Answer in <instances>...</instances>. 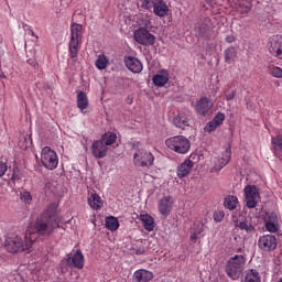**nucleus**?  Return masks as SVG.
Returning a JSON list of instances; mask_svg holds the SVG:
<instances>
[{"mask_svg": "<svg viewBox=\"0 0 282 282\" xmlns=\"http://www.w3.org/2000/svg\"><path fill=\"white\" fill-rule=\"evenodd\" d=\"M95 65L97 69H107V65H109V59L105 55H98Z\"/></svg>", "mask_w": 282, "mask_h": 282, "instance_id": "2f4dec72", "label": "nucleus"}, {"mask_svg": "<svg viewBox=\"0 0 282 282\" xmlns=\"http://www.w3.org/2000/svg\"><path fill=\"white\" fill-rule=\"evenodd\" d=\"M77 107L80 111H85L87 107H89V98H87V94L85 91H79L77 95Z\"/></svg>", "mask_w": 282, "mask_h": 282, "instance_id": "bb28decb", "label": "nucleus"}, {"mask_svg": "<svg viewBox=\"0 0 282 282\" xmlns=\"http://www.w3.org/2000/svg\"><path fill=\"white\" fill-rule=\"evenodd\" d=\"M153 13L155 17H160L161 19L169 14V4L164 0H159L153 7Z\"/></svg>", "mask_w": 282, "mask_h": 282, "instance_id": "6ab92c4d", "label": "nucleus"}, {"mask_svg": "<svg viewBox=\"0 0 282 282\" xmlns=\"http://www.w3.org/2000/svg\"><path fill=\"white\" fill-rule=\"evenodd\" d=\"M66 263L67 265H74V268L82 270L83 265H85V256H83V251L77 250L73 256L68 254Z\"/></svg>", "mask_w": 282, "mask_h": 282, "instance_id": "2eb2a0df", "label": "nucleus"}, {"mask_svg": "<svg viewBox=\"0 0 282 282\" xmlns=\"http://www.w3.org/2000/svg\"><path fill=\"white\" fill-rule=\"evenodd\" d=\"M139 219H140L141 224L143 225V228L145 230H148V232L153 231V229L155 228V220H153V217H151V215L141 214L139 216Z\"/></svg>", "mask_w": 282, "mask_h": 282, "instance_id": "5701e85b", "label": "nucleus"}, {"mask_svg": "<svg viewBox=\"0 0 282 282\" xmlns=\"http://www.w3.org/2000/svg\"><path fill=\"white\" fill-rule=\"evenodd\" d=\"M235 96H237V90H234L230 94L226 95V100H235Z\"/></svg>", "mask_w": 282, "mask_h": 282, "instance_id": "a18cd8bd", "label": "nucleus"}, {"mask_svg": "<svg viewBox=\"0 0 282 282\" xmlns=\"http://www.w3.org/2000/svg\"><path fill=\"white\" fill-rule=\"evenodd\" d=\"M193 161L191 159H186L183 163H181L177 166L176 175L180 177V180H183V177H187V175L191 174V171H193Z\"/></svg>", "mask_w": 282, "mask_h": 282, "instance_id": "a211bd4d", "label": "nucleus"}, {"mask_svg": "<svg viewBox=\"0 0 282 282\" xmlns=\"http://www.w3.org/2000/svg\"><path fill=\"white\" fill-rule=\"evenodd\" d=\"M264 226L268 232H279V223H265Z\"/></svg>", "mask_w": 282, "mask_h": 282, "instance_id": "4c0bfd02", "label": "nucleus"}, {"mask_svg": "<svg viewBox=\"0 0 282 282\" xmlns=\"http://www.w3.org/2000/svg\"><path fill=\"white\" fill-rule=\"evenodd\" d=\"M126 67L132 72V74H140L142 72L143 66L142 62L133 56H128L124 58Z\"/></svg>", "mask_w": 282, "mask_h": 282, "instance_id": "f3484780", "label": "nucleus"}, {"mask_svg": "<svg viewBox=\"0 0 282 282\" xmlns=\"http://www.w3.org/2000/svg\"><path fill=\"white\" fill-rule=\"evenodd\" d=\"M232 155V151L230 145L225 147V151L221 153V156L215 162L214 171H221L224 166L230 162V158Z\"/></svg>", "mask_w": 282, "mask_h": 282, "instance_id": "4468645a", "label": "nucleus"}, {"mask_svg": "<svg viewBox=\"0 0 282 282\" xmlns=\"http://www.w3.org/2000/svg\"><path fill=\"white\" fill-rule=\"evenodd\" d=\"M271 76H273V78H282V69L281 67H274L271 69Z\"/></svg>", "mask_w": 282, "mask_h": 282, "instance_id": "a19ab883", "label": "nucleus"}, {"mask_svg": "<svg viewBox=\"0 0 282 282\" xmlns=\"http://www.w3.org/2000/svg\"><path fill=\"white\" fill-rule=\"evenodd\" d=\"M234 224L236 228H239V230H245L247 235H254L257 224L252 221V217H247L245 219L234 218Z\"/></svg>", "mask_w": 282, "mask_h": 282, "instance_id": "1a4fd4ad", "label": "nucleus"}, {"mask_svg": "<svg viewBox=\"0 0 282 282\" xmlns=\"http://www.w3.org/2000/svg\"><path fill=\"white\" fill-rule=\"evenodd\" d=\"M225 213L224 212H215L214 213V219L215 221L219 223V221H224V217H225Z\"/></svg>", "mask_w": 282, "mask_h": 282, "instance_id": "37998d69", "label": "nucleus"}, {"mask_svg": "<svg viewBox=\"0 0 282 282\" xmlns=\"http://www.w3.org/2000/svg\"><path fill=\"white\" fill-rule=\"evenodd\" d=\"M173 196H163L159 200V213L163 215V217H169L171 215V210H173Z\"/></svg>", "mask_w": 282, "mask_h": 282, "instance_id": "ddd939ff", "label": "nucleus"}, {"mask_svg": "<svg viewBox=\"0 0 282 282\" xmlns=\"http://www.w3.org/2000/svg\"><path fill=\"white\" fill-rule=\"evenodd\" d=\"M194 231L196 232V235H202V232H204V224L196 225Z\"/></svg>", "mask_w": 282, "mask_h": 282, "instance_id": "c03bdc74", "label": "nucleus"}, {"mask_svg": "<svg viewBox=\"0 0 282 282\" xmlns=\"http://www.w3.org/2000/svg\"><path fill=\"white\" fill-rule=\"evenodd\" d=\"M83 43V24L73 23L70 25V40L68 42V52L70 58H77Z\"/></svg>", "mask_w": 282, "mask_h": 282, "instance_id": "f03ea898", "label": "nucleus"}, {"mask_svg": "<svg viewBox=\"0 0 282 282\" xmlns=\"http://www.w3.org/2000/svg\"><path fill=\"white\" fill-rule=\"evenodd\" d=\"M31 34H32V36H34V33H33V31H31Z\"/></svg>", "mask_w": 282, "mask_h": 282, "instance_id": "603ef678", "label": "nucleus"}, {"mask_svg": "<svg viewBox=\"0 0 282 282\" xmlns=\"http://www.w3.org/2000/svg\"><path fill=\"white\" fill-rule=\"evenodd\" d=\"M195 32L200 39H208V32H210V26L204 22H199L195 26Z\"/></svg>", "mask_w": 282, "mask_h": 282, "instance_id": "393cba45", "label": "nucleus"}, {"mask_svg": "<svg viewBox=\"0 0 282 282\" xmlns=\"http://www.w3.org/2000/svg\"><path fill=\"white\" fill-rule=\"evenodd\" d=\"M133 39L139 45H155V35L151 34L147 28H139L133 33Z\"/></svg>", "mask_w": 282, "mask_h": 282, "instance_id": "0eeeda50", "label": "nucleus"}, {"mask_svg": "<svg viewBox=\"0 0 282 282\" xmlns=\"http://www.w3.org/2000/svg\"><path fill=\"white\" fill-rule=\"evenodd\" d=\"M242 282H261V276L254 270H249L245 272Z\"/></svg>", "mask_w": 282, "mask_h": 282, "instance_id": "cd10ccee", "label": "nucleus"}, {"mask_svg": "<svg viewBox=\"0 0 282 282\" xmlns=\"http://www.w3.org/2000/svg\"><path fill=\"white\" fill-rule=\"evenodd\" d=\"M224 120H226V115L219 112L217 113L212 121L216 123L218 127L223 124Z\"/></svg>", "mask_w": 282, "mask_h": 282, "instance_id": "58836bf2", "label": "nucleus"}, {"mask_svg": "<svg viewBox=\"0 0 282 282\" xmlns=\"http://www.w3.org/2000/svg\"><path fill=\"white\" fill-rule=\"evenodd\" d=\"M264 224H279V215L274 212H269L264 216Z\"/></svg>", "mask_w": 282, "mask_h": 282, "instance_id": "f704fd0d", "label": "nucleus"}, {"mask_svg": "<svg viewBox=\"0 0 282 282\" xmlns=\"http://www.w3.org/2000/svg\"><path fill=\"white\" fill-rule=\"evenodd\" d=\"M107 151L108 149L105 142L101 140L95 141L91 145V153L97 160H102V158H106Z\"/></svg>", "mask_w": 282, "mask_h": 282, "instance_id": "dca6fc26", "label": "nucleus"}, {"mask_svg": "<svg viewBox=\"0 0 282 282\" xmlns=\"http://www.w3.org/2000/svg\"><path fill=\"white\" fill-rule=\"evenodd\" d=\"M118 137L116 135V133L113 132H108V133H105L101 138V142H104V144L106 147H111V144H113V142H116V139Z\"/></svg>", "mask_w": 282, "mask_h": 282, "instance_id": "7c9ffc66", "label": "nucleus"}, {"mask_svg": "<svg viewBox=\"0 0 282 282\" xmlns=\"http://www.w3.org/2000/svg\"><path fill=\"white\" fill-rule=\"evenodd\" d=\"M213 107V104L210 102V99L207 97H202L197 102H196V111L197 113H200V116H204L205 113H208V109Z\"/></svg>", "mask_w": 282, "mask_h": 282, "instance_id": "4be33fe9", "label": "nucleus"}, {"mask_svg": "<svg viewBox=\"0 0 282 282\" xmlns=\"http://www.w3.org/2000/svg\"><path fill=\"white\" fill-rule=\"evenodd\" d=\"M153 280V272L144 269L137 270L133 273V282H149Z\"/></svg>", "mask_w": 282, "mask_h": 282, "instance_id": "412c9836", "label": "nucleus"}, {"mask_svg": "<svg viewBox=\"0 0 282 282\" xmlns=\"http://www.w3.org/2000/svg\"><path fill=\"white\" fill-rule=\"evenodd\" d=\"M20 200L23 204H30V202H32V194L28 191H23L20 193Z\"/></svg>", "mask_w": 282, "mask_h": 282, "instance_id": "e433bc0d", "label": "nucleus"}, {"mask_svg": "<svg viewBox=\"0 0 282 282\" xmlns=\"http://www.w3.org/2000/svg\"><path fill=\"white\" fill-rule=\"evenodd\" d=\"M225 41L226 43H235L237 41V37H235V35H227Z\"/></svg>", "mask_w": 282, "mask_h": 282, "instance_id": "49530a36", "label": "nucleus"}, {"mask_svg": "<svg viewBox=\"0 0 282 282\" xmlns=\"http://www.w3.org/2000/svg\"><path fill=\"white\" fill-rule=\"evenodd\" d=\"M258 247L264 252H272L276 250V237L272 235H263L258 240Z\"/></svg>", "mask_w": 282, "mask_h": 282, "instance_id": "9d476101", "label": "nucleus"}, {"mask_svg": "<svg viewBox=\"0 0 282 282\" xmlns=\"http://www.w3.org/2000/svg\"><path fill=\"white\" fill-rule=\"evenodd\" d=\"M165 147L178 155H186L191 151V141L184 135H174L165 140Z\"/></svg>", "mask_w": 282, "mask_h": 282, "instance_id": "7ed1b4c3", "label": "nucleus"}, {"mask_svg": "<svg viewBox=\"0 0 282 282\" xmlns=\"http://www.w3.org/2000/svg\"><path fill=\"white\" fill-rule=\"evenodd\" d=\"M217 127H219V126H217V123H214V121L212 120V121H209V122L205 126L204 130H205L207 133H210L212 131H215V129H217Z\"/></svg>", "mask_w": 282, "mask_h": 282, "instance_id": "ea45409f", "label": "nucleus"}, {"mask_svg": "<svg viewBox=\"0 0 282 282\" xmlns=\"http://www.w3.org/2000/svg\"><path fill=\"white\" fill-rule=\"evenodd\" d=\"M224 56L225 63H227L228 65H232V63H235V61L237 59V48L232 46L226 48L224 52Z\"/></svg>", "mask_w": 282, "mask_h": 282, "instance_id": "a878e982", "label": "nucleus"}, {"mask_svg": "<svg viewBox=\"0 0 282 282\" xmlns=\"http://www.w3.org/2000/svg\"><path fill=\"white\" fill-rule=\"evenodd\" d=\"M12 180H13V182H17V180H20V177H19V175L13 174V175H12Z\"/></svg>", "mask_w": 282, "mask_h": 282, "instance_id": "3c124183", "label": "nucleus"}, {"mask_svg": "<svg viewBox=\"0 0 282 282\" xmlns=\"http://www.w3.org/2000/svg\"><path fill=\"white\" fill-rule=\"evenodd\" d=\"M237 10L240 14H248V12L252 10V4H250V2L247 1L239 2Z\"/></svg>", "mask_w": 282, "mask_h": 282, "instance_id": "72a5a7b5", "label": "nucleus"}, {"mask_svg": "<svg viewBox=\"0 0 282 282\" xmlns=\"http://www.w3.org/2000/svg\"><path fill=\"white\" fill-rule=\"evenodd\" d=\"M41 162L47 171H54L58 166V155L52 148L44 147L41 152Z\"/></svg>", "mask_w": 282, "mask_h": 282, "instance_id": "423d86ee", "label": "nucleus"}, {"mask_svg": "<svg viewBox=\"0 0 282 282\" xmlns=\"http://www.w3.org/2000/svg\"><path fill=\"white\" fill-rule=\"evenodd\" d=\"M88 206H90L93 210H102L105 202H102L100 195L93 193L88 196Z\"/></svg>", "mask_w": 282, "mask_h": 282, "instance_id": "aec40b11", "label": "nucleus"}, {"mask_svg": "<svg viewBox=\"0 0 282 282\" xmlns=\"http://www.w3.org/2000/svg\"><path fill=\"white\" fill-rule=\"evenodd\" d=\"M152 80L156 87H164L169 83V72L162 69Z\"/></svg>", "mask_w": 282, "mask_h": 282, "instance_id": "b1692460", "label": "nucleus"}, {"mask_svg": "<svg viewBox=\"0 0 282 282\" xmlns=\"http://www.w3.org/2000/svg\"><path fill=\"white\" fill-rule=\"evenodd\" d=\"M155 162V156L153 153L139 149L133 153V164L134 166H139L141 169H151Z\"/></svg>", "mask_w": 282, "mask_h": 282, "instance_id": "39448f33", "label": "nucleus"}, {"mask_svg": "<svg viewBox=\"0 0 282 282\" xmlns=\"http://www.w3.org/2000/svg\"><path fill=\"white\" fill-rule=\"evenodd\" d=\"M269 52L275 58L282 61V36L281 35H273L269 42Z\"/></svg>", "mask_w": 282, "mask_h": 282, "instance_id": "f8f14e48", "label": "nucleus"}, {"mask_svg": "<svg viewBox=\"0 0 282 282\" xmlns=\"http://www.w3.org/2000/svg\"><path fill=\"white\" fill-rule=\"evenodd\" d=\"M106 228H108V230H111L113 232L115 230L120 228V223L116 217L110 216L106 219Z\"/></svg>", "mask_w": 282, "mask_h": 282, "instance_id": "c756f323", "label": "nucleus"}, {"mask_svg": "<svg viewBox=\"0 0 282 282\" xmlns=\"http://www.w3.org/2000/svg\"><path fill=\"white\" fill-rule=\"evenodd\" d=\"M246 265V257L236 254L230 258L226 264V274L232 281H237L241 274H243V268Z\"/></svg>", "mask_w": 282, "mask_h": 282, "instance_id": "20e7f679", "label": "nucleus"}, {"mask_svg": "<svg viewBox=\"0 0 282 282\" xmlns=\"http://www.w3.org/2000/svg\"><path fill=\"white\" fill-rule=\"evenodd\" d=\"M245 197L247 202V208H257L259 202V189L254 185H247L245 187Z\"/></svg>", "mask_w": 282, "mask_h": 282, "instance_id": "6e6552de", "label": "nucleus"}, {"mask_svg": "<svg viewBox=\"0 0 282 282\" xmlns=\"http://www.w3.org/2000/svg\"><path fill=\"white\" fill-rule=\"evenodd\" d=\"M160 0H142L141 8L143 10H152Z\"/></svg>", "mask_w": 282, "mask_h": 282, "instance_id": "c9c22d12", "label": "nucleus"}, {"mask_svg": "<svg viewBox=\"0 0 282 282\" xmlns=\"http://www.w3.org/2000/svg\"><path fill=\"white\" fill-rule=\"evenodd\" d=\"M237 204H239V199L237 196L229 195L225 198L224 205L228 210H235L237 208Z\"/></svg>", "mask_w": 282, "mask_h": 282, "instance_id": "c85d7f7f", "label": "nucleus"}, {"mask_svg": "<svg viewBox=\"0 0 282 282\" xmlns=\"http://www.w3.org/2000/svg\"><path fill=\"white\" fill-rule=\"evenodd\" d=\"M173 124L177 127V129H186L191 124V110L184 109L178 111L176 116H174Z\"/></svg>", "mask_w": 282, "mask_h": 282, "instance_id": "9b49d317", "label": "nucleus"}, {"mask_svg": "<svg viewBox=\"0 0 282 282\" xmlns=\"http://www.w3.org/2000/svg\"><path fill=\"white\" fill-rule=\"evenodd\" d=\"M197 237H199V235L194 231L192 235H191V241H197Z\"/></svg>", "mask_w": 282, "mask_h": 282, "instance_id": "de8ad7c7", "label": "nucleus"}, {"mask_svg": "<svg viewBox=\"0 0 282 282\" xmlns=\"http://www.w3.org/2000/svg\"><path fill=\"white\" fill-rule=\"evenodd\" d=\"M8 173V163L0 161V177Z\"/></svg>", "mask_w": 282, "mask_h": 282, "instance_id": "79ce46f5", "label": "nucleus"}, {"mask_svg": "<svg viewBox=\"0 0 282 282\" xmlns=\"http://www.w3.org/2000/svg\"><path fill=\"white\" fill-rule=\"evenodd\" d=\"M271 144L274 149V151H278L279 153H282V135L278 134L276 137H273L271 139Z\"/></svg>", "mask_w": 282, "mask_h": 282, "instance_id": "473e14b6", "label": "nucleus"}, {"mask_svg": "<svg viewBox=\"0 0 282 282\" xmlns=\"http://www.w3.org/2000/svg\"><path fill=\"white\" fill-rule=\"evenodd\" d=\"M58 206L56 204L50 205L35 220L33 229L29 228L24 236L10 235L6 239V249L11 254L19 252H26L30 254L34 242L36 241V235L40 237H51L54 235V230L61 228V218L57 212Z\"/></svg>", "mask_w": 282, "mask_h": 282, "instance_id": "f257e3e1", "label": "nucleus"}, {"mask_svg": "<svg viewBox=\"0 0 282 282\" xmlns=\"http://www.w3.org/2000/svg\"><path fill=\"white\" fill-rule=\"evenodd\" d=\"M135 254H144V249H139L135 251Z\"/></svg>", "mask_w": 282, "mask_h": 282, "instance_id": "8fccbe9b", "label": "nucleus"}, {"mask_svg": "<svg viewBox=\"0 0 282 282\" xmlns=\"http://www.w3.org/2000/svg\"><path fill=\"white\" fill-rule=\"evenodd\" d=\"M144 28H147V30L151 29V21L150 20H147L144 22Z\"/></svg>", "mask_w": 282, "mask_h": 282, "instance_id": "09e8293b", "label": "nucleus"}]
</instances>
